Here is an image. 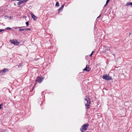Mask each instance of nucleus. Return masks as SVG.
I'll list each match as a JSON object with an SVG mask.
<instances>
[{
	"label": "nucleus",
	"mask_w": 132,
	"mask_h": 132,
	"mask_svg": "<svg viewBox=\"0 0 132 132\" xmlns=\"http://www.w3.org/2000/svg\"><path fill=\"white\" fill-rule=\"evenodd\" d=\"M3 106V105L2 104H0V109H1L2 106Z\"/></svg>",
	"instance_id": "21"
},
{
	"label": "nucleus",
	"mask_w": 132,
	"mask_h": 132,
	"mask_svg": "<svg viewBox=\"0 0 132 132\" xmlns=\"http://www.w3.org/2000/svg\"><path fill=\"white\" fill-rule=\"evenodd\" d=\"M44 79V77H37L35 80L36 82L41 83Z\"/></svg>",
	"instance_id": "3"
},
{
	"label": "nucleus",
	"mask_w": 132,
	"mask_h": 132,
	"mask_svg": "<svg viewBox=\"0 0 132 132\" xmlns=\"http://www.w3.org/2000/svg\"><path fill=\"white\" fill-rule=\"evenodd\" d=\"M25 30H26L30 31V30L31 29L29 28H26L25 29Z\"/></svg>",
	"instance_id": "15"
},
{
	"label": "nucleus",
	"mask_w": 132,
	"mask_h": 132,
	"mask_svg": "<svg viewBox=\"0 0 132 132\" xmlns=\"http://www.w3.org/2000/svg\"><path fill=\"white\" fill-rule=\"evenodd\" d=\"M10 42L12 44L16 45H18L20 44L19 42L16 40H10Z\"/></svg>",
	"instance_id": "4"
},
{
	"label": "nucleus",
	"mask_w": 132,
	"mask_h": 132,
	"mask_svg": "<svg viewBox=\"0 0 132 132\" xmlns=\"http://www.w3.org/2000/svg\"><path fill=\"white\" fill-rule=\"evenodd\" d=\"M102 79H103L106 80H112V79L111 77H110L109 75L105 74L102 77Z\"/></svg>",
	"instance_id": "2"
},
{
	"label": "nucleus",
	"mask_w": 132,
	"mask_h": 132,
	"mask_svg": "<svg viewBox=\"0 0 132 132\" xmlns=\"http://www.w3.org/2000/svg\"><path fill=\"white\" fill-rule=\"evenodd\" d=\"M132 6V2H128L125 5L126 6Z\"/></svg>",
	"instance_id": "9"
},
{
	"label": "nucleus",
	"mask_w": 132,
	"mask_h": 132,
	"mask_svg": "<svg viewBox=\"0 0 132 132\" xmlns=\"http://www.w3.org/2000/svg\"><path fill=\"white\" fill-rule=\"evenodd\" d=\"M24 30V29H23L22 28H20L19 29V31H22L23 30Z\"/></svg>",
	"instance_id": "17"
},
{
	"label": "nucleus",
	"mask_w": 132,
	"mask_h": 132,
	"mask_svg": "<svg viewBox=\"0 0 132 132\" xmlns=\"http://www.w3.org/2000/svg\"><path fill=\"white\" fill-rule=\"evenodd\" d=\"M88 126L89 125L88 124H84L80 128V130L82 132H84L87 129Z\"/></svg>",
	"instance_id": "1"
},
{
	"label": "nucleus",
	"mask_w": 132,
	"mask_h": 132,
	"mask_svg": "<svg viewBox=\"0 0 132 132\" xmlns=\"http://www.w3.org/2000/svg\"><path fill=\"white\" fill-rule=\"evenodd\" d=\"M5 29H0V32H2L3 31H4Z\"/></svg>",
	"instance_id": "19"
},
{
	"label": "nucleus",
	"mask_w": 132,
	"mask_h": 132,
	"mask_svg": "<svg viewBox=\"0 0 132 132\" xmlns=\"http://www.w3.org/2000/svg\"><path fill=\"white\" fill-rule=\"evenodd\" d=\"M101 15V14H100V15H99V16L98 17H97V18H99L100 16Z\"/></svg>",
	"instance_id": "26"
},
{
	"label": "nucleus",
	"mask_w": 132,
	"mask_h": 132,
	"mask_svg": "<svg viewBox=\"0 0 132 132\" xmlns=\"http://www.w3.org/2000/svg\"><path fill=\"white\" fill-rule=\"evenodd\" d=\"M36 82H35V84L34 85V86L33 87H34V88L36 86Z\"/></svg>",
	"instance_id": "22"
},
{
	"label": "nucleus",
	"mask_w": 132,
	"mask_h": 132,
	"mask_svg": "<svg viewBox=\"0 0 132 132\" xmlns=\"http://www.w3.org/2000/svg\"><path fill=\"white\" fill-rule=\"evenodd\" d=\"M28 0H24L20 1L18 2L17 3V4L18 5H20L21 4L26 2H27V1H28Z\"/></svg>",
	"instance_id": "6"
},
{
	"label": "nucleus",
	"mask_w": 132,
	"mask_h": 132,
	"mask_svg": "<svg viewBox=\"0 0 132 132\" xmlns=\"http://www.w3.org/2000/svg\"><path fill=\"white\" fill-rule=\"evenodd\" d=\"M34 87H33L32 88V91L34 89Z\"/></svg>",
	"instance_id": "25"
},
{
	"label": "nucleus",
	"mask_w": 132,
	"mask_h": 132,
	"mask_svg": "<svg viewBox=\"0 0 132 132\" xmlns=\"http://www.w3.org/2000/svg\"><path fill=\"white\" fill-rule=\"evenodd\" d=\"M107 4H106V3L104 5V7H106V5H107Z\"/></svg>",
	"instance_id": "24"
},
{
	"label": "nucleus",
	"mask_w": 132,
	"mask_h": 132,
	"mask_svg": "<svg viewBox=\"0 0 132 132\" xmlns=\"http://www.w3.org/2000/svg\"><path fill=\"white\" fill-rule=\"evenodd\" d=\"M90 68L87 67V65L86 67L83 70L84 71H88L90 70Z\"/></svg>",
	"instance_id": "8"
},
{
	"label": "nucleus",
	"mask_w": 132,
	"mask_h": 132,
	"mask_svg": "<svg viewBox=\"0 0 132 132\" xmlns=\"http://www.w3.org/2000/svg\"><path fill=\"white\" fill-rule=\"evenodd\" d=\"M94 52V51H93L92 52H91V56H92V55L93 54V53Z\"/></svg>",
	"instance_id": "23"
},
{
	"label": "nucleus",
	"mask_w": 132,
	"mask_h": 132,
	"mask_svg": "<svg viewBox=\"0 0 132 132\" xmlns=\"http://www.w3.org/2000/svg\"><path fill=\"white\" fill-rule=\"evenodd\" d=\"M85 103L86 102L87 103V104H85V105H86V106H87V108L88 109V106L90 104V102L89 101V99L87 98V99H85Z\"/></svg>",
	"instance_id": "5"
},
{
	"label": "nucleus",
	"mask_w": 132,
	"mask_h": 132,
	"mask_svg": "<svg viewBox=\"0 0 132 132\" xmlns=\"http://www.w3.org/2000/svg\"><path fill=\"white\" fill-rule=\"evenodd\" d=\"M26 23L27 26H29V22L28 21H27V22H26Z\"/></svg>",
	"instance_id": "13"
},
{
	"label": "nucleus",
	"mask_w": 132,
	"mask_h": 132,
	"mask_svg": "<svg viewBox=\"0 0 132 132\" xmlns=\"http://www.w3.org/2000/svg\"><path fill=\"white\" fill-rule=\"evenodd\" d=\"M130 34H131V33H130H130H129V35H130Z\"/></svg>",
	"instance_id": "27"
},
{
	"label": "nucleus",
	"mask_w": 132,
	"mask_h": 132,
	"mask_svg": "<svg viewBox=\"0 0 132 132\" xmlns=\"http://www.w3.org/2000/svg\"><path fill=\"white\" fill-rule=\"evenodd\" d=\"M22 63H21L19 64V65H18V67L19 68L22 65Z\"/></svg>",
	"instance_id": "14"
},
{
	"label": "nucleus",
	"mask_w": 132,
	"mask_h": 132,
	"mask_svg": "<svg viewBox=\"0 0 132 132\" xmlns=\"http://www.w3.org/2000/svg\"><path fill=\"white\" fill-rule=\"evenodd\" d=\"M64 5V4L63 5H62L61 7V9H62L63 8Z\"/></svg>",
	"instance_id": "18"
},
{
	"label": "nucleus",
	"mask_w": 132,
	"mask_h": 132,
	"mask_svg": "<svg viewBox=\"0 0 132 132\" xmlns=\"http://www.w3.org/2000/svg\"><path fill=\"white\" fill-rule=\"evenodd\" d=\"M110 0H107L106 3V4H108L109 1Z\"/></svg>",
	"instance_id": "20"
},
{
	"label": "nucleus",
	"mask_w": 132,
	"mask_h": 132,
	"mask_svg": "<svg viewBox=\"0 0 132 132\" xmlns=\"http://www.w3.org/2000/svg\"><path fill=\"white\" fill-rule=\"evenodd\" d=\"M62 9H58V12L57 13H59V12H61V11H62Z\"/></svg>",
	"instance_id": "11"
},
{
	"label": "nucleus",
	"mask_w": 132,
	"mask_h": 132,
	"mask_svg": "<svg viewBox=\"0 0 132 132\" xmlns=\"http://www.w3.org/2000/svg\"><path fill=\"white\" fill-rule=\"evenodd\" d=\"M12 28L9 27H7L6 28V29L8 30V29H11Z\"/></svg>",
	"instance_id": "16"
},
{
	"label": "nucleus",
	"mask_w": 132,
	"mask_h": 132,
	"mask_svg": "<svg viewBox=\"0 0 132 132\" xmlns=\"http://www.w3.org/2000/svg\"><path fill=\"white\" fill-rule=\"evenodd\" d=\"M56 6H59V3L58 2H57L56 3Z\"/></svg>",
	"instance_id": "12"
},
{
	"label": "nucleus",
	"mask_w": 132,
	"mask_h": 132,
	"mask_svg": "<svg viewBox=\"0 0 132 132\" xmlns=\"http://www.w3.org/2000/svg\"><path fill=\"white\" fill-rule=\"evenodd\" d=\"M3 72L5 73L6 71H8V70L6 68H4L3 70H2Z\"/></svg>",
	"instance_id": "10"
},
{
	"label": "nucleus",
	"mask_w": 132,
	"mask_h": 132,
	"mask_svg": "<svg viewBox=\"0 0 132 132\" xmlns=\"http://www.w3.org/2000/svg\"><path fill=\"white\" fill-rule=\"evenodd\" d=\"M31 15L32 18L34 20H36L37 18V17L36 16L33 14L32 13L31 14Z\"/></svg>",
	"instance_id": "7"
},
{
	"label": "nucleus",
	"mask_w": 132,
	"mask_h": 132,
	"mask_svg": "<svg viewBox=\"0 0 132 132\" xmlns=\"http://www.w3.org/2000/svg\"><path fill=\"white\" fill-rule=\"evenodd\" d=\"M89 56H91V54H90V55H89Z\"/></svg>",
	"instance_id": "28"
}]
</instances>
